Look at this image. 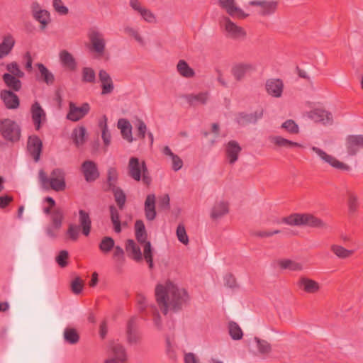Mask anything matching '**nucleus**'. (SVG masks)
Returning a JSON list of instances; mask_svg holds the SVG:
<instances>
[{
    "label": "nucleus",
    "mask_w": 363,
    "mask_h": 363,
    "mask_svg": "<svg viewBox=\"0 0 363 363\" xmlns=\"http://www.w3.org/2000/svg\"><path fill=\"white\" fill-rule=\"evenodd\" d=\"M177 236L178 240L183 244L187 245L189 243V238L186 234L184 225L179 224L177 228Z\"/></svg>",
    "instance_id": "nucleus-61"
},
{
    "label": "nucleus",
    "mask_w": 363,
    "mask_h": 363,
    "mask_svg": "<svg viewBox=\"0 0 363 363\" xmlns=\"http://www.w3.org/2000/svg\"><path fill=\"white\" fill-rule=\"evenodd\" d=\"M310 118L315 122L329 123L332 121V115L323 109H315L310 113Z\"/></svg>",
    "instance_id": "nucleus-35"
},
{
    "label": "nucleus",
    "mask_w": 363,
    "mask_h": 363,
    "mask_svg": "<svg viewBox=\"0 0 363 363\" xmlns=\"http://www.w3.org/2000/svg\"><path fill=\"white\" fill-rule=\"evenodd\" d=\"M0 133L5 140L10 142L18 141L21 138L20 126L9 118L1 121Z\"/></svg>",
    "instance_id": "nucleus-5"
},
{
    "label": "nucleus",
    "mask_w": 363,
    "mask_h": 363,
    "mask_svg": "<svg viewBox=\"0 0 363 363\" xmlns=\"http://www.w3.org/2000/svg\"><path fill=\"white\" fill-rule=\"evenodd\" d=\"M114 195L115 201L121 210L123 209L126 196L123 191L119 187H115L111 189Z\"/></svg>",
    "instance_id": "nucleus-51"
},
{
    "label": "nucleus",
    "mask_w": 363,
    "mask_h": 363,
    "mask_svg": "<svg viewBox=\"0 0 363 363\" xmlns=\"http://www.w3.org/2000/svg\"><path fill=\"white\" fill-rule=\"evenodd\" d=\"M330 250L338 257L340 259H346L351 257L354 251L347 250L343 247L341 245H332L330 246Z\"/></svg>",
    "instance_id": "nucleus-45"
},
{
    "label": "nucleus",
    "mask_w": 363,
    "mask_h": 363,
    "mask_svg": "<svg viewBox=\"0 0 363 363\" xmlns=\"http://www.w3.org/2000/svg\"><path fill=\"white\" fill-rule=\"evenodd\" d=\"M96 79L94 70L91 67H84L82 69V81L88 83H94Z\"/></svg>",
    "instance_id": "nucleus-57"
},
{
    "label": "nucleus",
    "mask_w": 363,
    "mask_h": 363,
    "mask_svg": "<svg viewBox=\"0 0 363 363\" xmlns=\"http://www.w3.org/2000/svg\"><path fill=\"white\" fill-rule=\"evenodd\" d=\"M64 338L67 343L74 345L79 342V335L74 328H67L64 330Z\"/></svg>",
    "instance_id": "nucleus-50"
},
{
    "label": "nucleus",
    "mask_w": 363,
    "mask_h": 363,
    "mask_svg": "<svg viewBox=\"0 0 363 363\" xmlns=\"http://www.w3.org/2000/svg\"><path fill=\"white\" fill-rule=\"evenodd\" d=\"M125 250L128 253L131 254L132 257L135 260L140 261L142 259L140 249L133 240L128 239L126 241Z\"/></svg>",
    "instance_id": "nucleus-41"
},
{
    "label": "nucleus",
    "mask_w": 363,
    "mask_h": 363,
    "mask_svg": "<svg viewBox=\"0 0 363 363\" xmlns=\"http://www.w3.org/2000/svg\"><path fill=\"white\" fill-rule=\"evenodd\" d=\"M114 245V240L111 237L106 236L101 239L99 248L102 253L108 254L113 249Z\"/></svg>",
    "instance_id": "nucleus-47"
},
{
    "label": "nucleus",
    "mask_w": 363,
    "mask_h": 363,
    "mask_svg": "<svg viewBox=\"0 0 363 363\" xmlns=\"http://www.w3.org/2000/svg\"><path fill=\"white\" fill-rule=\"evenodd\" d=\"M32 121L35 129L39 130L46 122V113L38 101H35L30 107Z\"/></svg>",
    "instance_id": "nucleus-12"
},
{
    "label": "nucleus",
    "mask_w": 363,
    "mask_h": 363,
    "mask_svg": "<svg viewBox=\"0 0 363 363\" xmlns=\"http://www.w3.org/2000/svg\"><path fill=\"white\" fill-rule=\"evenodd\" d=\"M298 289L307 294H315L319 291L320 286L316 281L306 277H301L297 281Z\"/></svg>",
    "instance_id": "nucleus-18"
},
{
    "label": "nucleus",
    "mask_w": 363,
    "mask_h": 363,
    "mask_svg": "<svg viewBox=\"0 0 363 363\" xmlns=\"http://www.w3.org/2000/svg\"><path fill=\"white\" fill-rule=\"evenodd\" d=\"M99 78L101 83V94L106 95L112 93L114 89V85L109 74L106 71L101 69L99 72Z\"/></svg>",
    "instance_id": "nucleus-23"
},
{
    "label": "nucleus",
    "mask_w": 363,
    "mask_h": 363,
    "mask_svg": "<svg viewBox=\"0 0 363 363\" xmlns=\"http://www.w3.org/2000/svg\"><path fill=\"white\" fill-rule=\"evenodd\" d=\"M6 69L9 72L7 74H11L18 78H22L24 77L23 72L21 70L18 65L16 62L9 63L6 65Z\"/></svg>",
    "instance_id": "nucleus-56"
},
{
    "label": "nucleus",
    "mask_w": 363,
    "mask_h": 363,
    "mask_svg": "<svg viewBox=\"0 0 363 363\" xmlns=\"http://www.w3.org/2000/svg\"><path fill=\"white\" fill-rule=\"evenodd\" d=\"M110 348L114 357L106 359L105 363L124 362L126 360L125 350L121 344L113 342L110 345Z\"/></svg>",
    "instance_id": "nucleus-20"
},
{
    "label": "nucleus",
    "mask_w": 363,
    "mask_h": 363,
    "mask_svg": "<svg viewBox=\"0 0 363 363\" xmlns=\"http://www.w3.org/2000/svg\"><path fill=\"white\" fill-rule=\"evenodd\" d=\"M143 243L145 244L143 250L144 258L148 264L150 269H152L153 267V260L151 244L149 241Z\"/></svg>",
    "instance_id": "nucleus-54"
},
{
    "label": "nucleus",
    "mask_w": 363,
    "mask_h": 363,
    "mask_svg": "<svg viewBox=\"0 0 363 363\" xmlns=\"http://www.w3.org/2000/svg\"><path fill=\"white\" fill-rule=\"evenodd\" d=\"M229 211V204L227 201H216L212 207L211 217L212 219H218L227 214Z\"/></svg>",
    "instance_id": "nucleus-27"
},
{
    "label": "nucleus",
    "mask_w": 363,
    "mask_h": 363,
    "mask_svg": "<svg viewBox=\"0 0 363 363\" xmlns=\"http://www.w3.org/2000/svg\"><path fill=\"white\" fill-rule=\"evenodd\" d=\"M60 59L62 65L70 71H74L76 69V60L68 51L65 50H62L60 52Z\"/></svg>",
    "instance_id": "nucleus-33"
},
{
    "label": "nucleus",
    "mask_w": 363,
    "mask_h": 363,
    "mask_svg": "<svg viewBox=\"0 0 363 363\" xmlns=\"http://www.w3.org/2000/svg\"><path fill=\"white\" fill-rule=\"evenodd\" d=\"M248 4L255 8V11L259 16L266 17L277 12L279 2L278 0H252Z\"/></svg>",
    "instance_id": "nucleus-6"
},
{
    "label": "nucleus",
    "mask_w": 363,
    "mask_h": 363,
    "mask_svg": "<svg viewBox=\"0 0 363 363\" xmlns=\"http://www.w3.org/2000/svg\"><path fill=\"white\" fill-rule=\"evenodd\" d=\"M255 341L257 343V349L260 353L269 354L271 352V345L266 340H261L258 337H255Z\"/></svg>",
    "instance_id": "nucleus-58"
},
{
    "label": "nucleus",
    "mask_w": 363,
    "mask_h": 363,
    "mask_svg": "<svg viewBox=\"0 0 363 363\" xmlns=\"http://www.w3.org/2000/svg\"><path fill=\"white\" fill-rule=\"evenodd\" d=\"M15 39L11 34L4 36L0 43V60L7 56L15 45Z\"/></svg>",
    "instance_id": "nucleus-28"
},
{
    "label": "nucleus",
    "mask_w": 363,
    "mask_h": 363,
    "mask_svg": "<svg viewBox=\"0 0 363 363\" xmlns=\"http://www.w3.org/2000/svg\"><path fill=\"white\" fill-rule=\"evenodd\" d=\"M63 219V211L60 208H55L51 213V225H52L53 228L59 230L62 227Z\"/></svg>",
    "instance_id": "nucleus-44"
},
{
    "label": "nucleus",
    "mask_w": 363,
    "mask_h": 363,
    "mask_svg": "<svg viewBox=\"0 0 363 363\" xmlns=\"http://www.w3.org/2000/svg\"><path fill=\"white\" fill-rule=\"evenodd\" d=\"M99 126L101 129V138L104 143L106 146H108L111 143V133L108 130L107 118L106 116H104L103 119L99 121Z\"/></svg>",
    "instance_id": "nucleus-46"
},
{
    "label": "nucleus",
    "mask_w": 363,
    "mask_h": 363,
    "mask_svg": "<svg viewBox=\"0 0 363 363\" xmlns=\"http://www.w3.org/2000/svg\"><path fill=\"white\" fill-rule=\"evenodd\" d=\"M150 311L152 315V320L154 322V324L155 327L157 328V330H162V320L161 317L159 314V312L155 306H150Z\"/></svg>",
    "instance_id": "nucleus-63"
},
{
    "label": "nucleus",
    "mask_w": 363,
    "mask_h": 363,
    "mask_svg": "<svg viewBox=\"0 0 363 363\" xmlns=\"http://www.w3.org/2000/svg\"><path fill=\"white\" fill-rule=\"evenodd\" d=\"M162 152L164 155L171 157L172 161V169L175 172L179 170L183 166L182 160L177 155L174 154L168 146L164 147Z\"/></svg>",
    "instance_id": "nucleus-42"
},
{
    "label": "nucleus",
    "mask_w": 363,
    "mask_h": 363,
    "mask_svg": "<svg viewBox=\"0 0 363 363\" xmlns=\"http://www.w3.org/2000/svg\"><path fill=\"white\" fill-rule=\"evenodd\" d=\"M109 210L111 214V220L113 225L114 231L117 233H119L121 232L119 212L114 206H111L109 207Z\"/></svg>",
    "instance_id": "nucleus-48"
},
{
    "label": "nucleus",
    "mask_w": 363,
    "mask_h": 363,
    "mask_svg": "<svg viewBox=\"0 0 363 363\" xmlns=\"http://www.w3.org/2000/svg\"><path fill=\"white\" fill-rule=\"evenodd\" d=\"M255 71V67L250 63H238L231 69V73L237 81L242 80L246 76Z\"/></svg>",
    "instance_id": "nucleus-15"
},
{
    "label": "nucleus",
    "mask_w": 363,
    "mask_h": 363,
    "mask_svg": "<svg viewBox=\"0 0 363 363\" xmlns=\"http://www.w3.org/2000/svg\"><path fill=\"white\" fill-rule=\"evenodd\" d=\"M228 331L233 340H239L242 338V330L237 323L230 321L228 323Z\"/></svg>",
    "instance_id": "nucleus-49"
},
{
    "label": "nucleus",
    "mask_w": 363,
    "mask_h": 363,
    "mask_svg": "<svg viewBox=\"0 0 363 363\" xmlns=\"http://www.w3.org/2000/svg\"><path fill=\"white\" fill-rule=\"evenodd\" d=\"M39 179L45 189H51L56 191H61L66 187L65 172L60 168L54 169L49 177L43 169H40Z\"/></svg>",
    "instance_id": "nucleus-3"
},
{
    "label": "nucleus",
    "mask_w": 363,
    "mask_h": 363,
    "mask_svg": "<svg viewBox=\"0 0 363 363\" xmlns=\"http://www.w3.org/2000/svg\"><path fill=\"white\" fill-rule=\"evenodd\" d=\"M218 4L233 18L245 19L249 16L248 13L244 12L242 9L238 6L235 0H218Z\"/></svg>",
    "instance_id": "nucleus-9"
},
{
    "label": "nucleus",
    "mask_w": 363,
    "mask_h": 363,
    "mask_svg": "<svg viewBox=\"0 0 363 363\" xmlns=\"http://www.w3.org/2000/svg\"><path fill=\"white\" fill-rule=\"evenodd\" d=\"M117 125L121 130L123 138L128 143H132L133 138L132 135V126L130 122L126 119L121 118L118 120Z\"/></svg>",
    "instance_id": "nucleus-31"
},
{
    "label": "nucleus",
    "mask_w": 363,
    "mask_h": 363,
    "mask_svg": "<svg viewBox=\"0 0 363 363\" xmlns=\"http://www.w3.org/2000/svg\"><path fill=\"white\" fill-rule=\"evenodd\" d=\"M177 70L181 76L185 78H191L195 75L194 70L184 60H180L178 62Z\"/></svg>",
    "instance_id": "nucleus-39"
},
{
    "label": "nucleus",
    "mask_w": 363,
    "mask_h": 363,
    "mask_svg": "<svg viewBox=\"0 0 363 363\" xmlns=\"http://www.w3.org/2000/svg\"><path fill=\"white\" fill-rule=\"evenodd\" d=\"M128 174L135 181L143 182L149 185L151 182V177L145 161H140L138 157H132L128 164Z\"/></svg>",
    "instance_id": "nucleus-4"
},
{
    "label": "nucleus",
    "mask_w": 363,
    "mask_h": 363,
    "mask_svg": "<svg viewBox=\"0 0 363 363\" xmlns=\"http://www.w3.org/2000/svg\"><path fill=\"white\" fill-rule=\"evenodd\" d=\"M224 28L228 38L237 40L246 36L244 28L236 25L228 17L224 18Z\"/></svg>",
    "instance_id": "nucleus-13"
},
{
    "label": "nucleus",
    "mask_w": 363,
    "mask_h": 363,
    "mask_svg": "<svg viewBox=\"0 0 363 363\" xmlns=\"http://www.w3.org/2000/svg\"><path fill=\"white\" fill-rule=\"evenodd\" d=\"M135 234L136 240L141 244L147 242V232L144 223L141 220H138L135 223Z\"/></svg>",
    "instance_id": "nucleus-38"
},
{
    "label": "nucleus",
    "mask_w": 363,
    "mask_h": 363,
    "mask_svg": "<svg viewBox=\"0 0 363 363\" xmlns=\"http://www.w3.org/2000/svg\"><path fill=\"white\" fill-rule=\"evenodd\" d=\"M278 266L281 269H289L294 272H299L303 270V264L300 262L289 259H282L277 261Z\"/></svg>",
    "instance_id": "nucleus-34"
},
{
    "label": "nucleus",
    "mask_w": 363,
    "mask_h": 363,
    "mask_svg": "<svg viewBox=\"0 0 363 363\" xmlns=\"http://www.w3.org/2000/svg\"><path fill=\"white\" fill-rule=\"evenodd\" d=\"M88 38L91 45V50L100 56L103 55L106 48L104 34L96 28H91L89 30Z\"/></svg>",
    "instance_id": "nucleus-7"
},
{
    "label": "nucleus",
    "mask_w": 363,
    "mask_h": 363,
    "mask_svg": "<svg viewBox=\"0 0 363 363\" xmlns=\"http://www.w3.org/2000/svg\"><path fill=\"white\" fill-rule=\"evenodd\" d=\"M218 4L233 18L245 19L249 16L248 13L244 12L242 9L238 6L235 0H218Z\"/></svg>",
    "instance_id": "nucleus-10"
},
{
    "label": "nucleus",
    "mask_w": 363,
    "mask_h": 363,
    "mask_svg": "<svg viewBox=\"0 0 363 363\" xmlns=\"http://www.w3.org/2000/svg\"><path fill=\"white\" fill-rule=\"evenodd\" d=\"M69 253L67 250H61L55 257V261L61 268H65L68 264Z\"/></svg>",
    "instance_id": "nucleus-60"
},
{
    "label": "nucleus",
    "mask_w": 363,
    "mask_h": 363,
    "mask_svg": "<svg viewBox=\"0 0 363 363\" xmlns=\"http://www.w3.org/2000/svg\"><path fill=\"white\" fill-rule=\"evenodd\" d=\"M266 90L268 94L273 97L279 98L281 96L284 84L279 79H269L266 82Z\"/></svg>",
    "instance_id": "nucleus-21"
},
{
    "label": "nucleus",
    "mask_w": 363,
    "mask_h": 363,
    "mask_svg": "<svg viewBox=\"0 0 363 363\" xmlns=\"http://www.w3.org/2000/svg\"><path fill=\"white\" fill-rule=\"evenodd\" d=\"M19 79L11 74H4L2 76L5 85L9 88L8 90L13 91H19L21 89L22 83Z\"/></svg>",
    "instance_id": "nucleus-32"
},
{
    "label": "nucleus",
    "mask_w": 363,
    "mask_h": 363,
    "mask_svg": "<svg viewBox=\"0 0 363 363\" xmlns=\"http://www.w3.org/2000/svg\"><path fill=\"white\" fill-rule=\"evenodd\" d=\"M270 141L278 147H302L303 145L298 143L284 138L281 136H272Z\"/></svg>",
    "instance_id": "nucleus-37"
},
{
    "label": "nucleus",
    "mask_w": 363,
    "mask_h": 363,
    "mask_svg": "<svg viewBox=\"0 0 363 363\" xmlns=\"http://www.w3.org/2000/svg\"><path fill=\"white\" fill-rule=\"evenodd\" d=\"M14 92L8 89H2L0 92V98L8 109H16L20 106L19 98Z\"/></svg>",
    "instance_id": "nucleus-16"
},
{
    "label": "nucleus",
    "mask_w": 363,
    "mask_h": 363,
    "mask_svg": "<svg viewBox=\"0 0 363 363\" xmlns=\"http://www.w3.org/2000/svg\"><path fill=\"white\" fill-rule=\"evenodd\" d=\"M80 226L75 224H69L66 235L69 240L77 241L79 238Z\"/></svg>",
    "instance_id": "nucleus-53"
},
{
    "label": "nucleus",
    "mask_w": 363,
    "mask_h": 363,
    "mask_svg": "<svg viewBox=\"0 0 363 363\" xmlns=\"http://www.w3.org/2000/svg\"><path fill=\"white\" fill-rule=\"evenodd\" d=\"M140 15L142 16V18L148 23H154L155 22V16L152 13V12L146 9L143 8L141 11H139Z\"/></svg>",
    "instance_id": "nucleus-64"
},
{
    "label": "nucleus",
    "mask_w": 363,
    "mask_h": 363,
    "mask_svg": "<svg viewBox=\"0 0 363 363\" xmlns=\"http://www.w3.org/2000/svg\"><path fill=\"white\" fill-rule=\"evenodd\" d=\"M186 99L191 106L205 104L208 99V92H201L198 94H189Z\"/></svg>",
    "instance_id": "nucleus-40"
},
{
    "label": "nucleus",
    "mask_w": 363,
    "mask_h": 363,
    "mask_svg": "<svg viewBox=\"0 0 363 363\" xmlns=\"http://www.w3.org/2000/svg\"><path fill=\"white\" fill-rule=\"evenodd\" d=\"M127 339L129 343L135 344L137 343L140 340V334L137 330L136 319L135 318H131L127 324Z\"/></svg>",
    "instance_id": "nucleus-26"
},
{
    "label": "nucleus",
    "mask_w": 363,
    "mask_h": 363,
    "mask_svg": "<svg viewBox=\"0 0 363 363\" xmlns=\"http://www.w3.org/2000/svg\"><path fill=\"white\" fill-rule=\"evenodd\" d=\"M311 150L314 152L323 162L330 164L333 168L343 171L350 170V167L349 165L339 161L335 157L328 154L323 150L318 147L313 146L311 147Z\"/></svg>",
    "instance_id": "nucleus-8"
},
{
    "label": "nucleus",
    "mask_w": 363,
    "mask_h": 363,
    "mask_svg": "<svg viewBox=\"0 0 363 363\" xmlns=\"http://www.w3.org/2000/svg\"><path fill=\"white\" fill-rule=\"evenodd\" d=\"M347 207L350 214H354L358 211L359 208V197L357 194L352 191H347Z\"/></svg>",
    "instance_id": "nucleus-36"
},
{
    "label": "nucleus",
    "mask_w": 363,
    "mask_h": 363,
    "mask_svg": "<svg viewBox=\"0 0 363 363\" xmlns=\"http://www.w3.org/2000/svg\"><path fill=\"white\" fill-rule=\"evenodd\" d=\"M118 180V172L116 168L110 167L108 169L107 182L109 189L116 187V182Z\"/></svg>",
    "instance_id": "nucleus-55"
},
{
    "label": "nucleus",
    "mask_w": 363,
    "mask_h": 363,
    "mask_svg": "<svg viewBox=\"0 0 363 363\" xmlns=\"http://www.w3.org/2000/svg\"><path fill=\"white\" fill-rule=\"evenodd\" d=\"M281 128L291 134H297L299 131L298 125L291 119L287 120L283 123Z\"/></svg>",
    "instance_id": "nucleus-59"
},
{
    "label": "nucleus",
    "mask_w": 363,
    "mask_h": 363,
    "mask_svg": "<svg viewBox=\"0 0 363 363\" xmlns=\"http://www.w3.org/2000/svg\"><path fill=\"white\" fill-rule=\"evenodd\" d=\"M280 223L292 226L305 225L321 229L327 228L326 223L323 220L311 213H293L282 218Z\"/></svg>",
    "instance_id": "nucleus-2"
},
{
    "label": "nucleus",
    "mask_w": 363,
    "mask_h": 363,
    "mask_svg": "<svg viewBox=\"0 0 363 363\" xmlns=\"http://www.w3.org/2000/svg\"><path fill=\"white\" fill-rule=\"evenodd\" d=\"M346 148L349 155L354 156L363 148V135H350L346 139Z\"/></svg>",
    "instance_id": "nucleus-17"
},
{
    "label": "nucleus",
    "mask_w": 363,
    "mask_h": 363,
    "mask_svg": "<svg viewBox=\"0 0 363 363\" xmlns=\"http://www.w3.org/2000/svg\"><path fill=\"white\" fill-rule=\"evenodd\" d=\"M33 17L40 23L42 29H44L50 21V13L46 10L38 11V13L33 15Z\"/></svg>",
    "instance_id": "nucleus-52"
},
{
    "label": "nucleus",
    "mask_w": 363,
    "mask_h": 363,
    "mask_svg": "<svg viewBox=\"0 0 363 363\" xmlns=\"http://www.w3.org/2000/svg\"><path fill=\"white\" fill-rule=\"evenodd\" d=\"M42 149L43 143L38 136L31 135L28 137L27 150L35 162L40 160Z\"/></svg>",
    "instance_id": "nucleus-14"
},
{
    "label": "nucleus",
    "mask_w": 363,
    "mask_h": 363,
    "mask_svg": "<svg viewBox=\"0 0 363 363\" xmlns=\"http://www.w3.org/2000/svg\"><path fill=\"white\" fill-rule=\"evenodd\" d=\"M241 150V147L235 140H230L226 144V157L230 164H233L238 160V156Z\"/></svg>",
    "instance_id": "nucleus-22"
},
{
    "label": "nucleus",
    "mask_w": 363,
    "mask_h": 363,
    "mask_svg": "<svg viewBox=\"0 0 363 363\" xmlns=\"http://www.w3.org/2000/svg\"><path fill=\"white\" fill-rule=\"evenodd\" d=\"M264 110L262 108L257 110L253 113H240L237 118L238 123L241 125L249 123H255L258 119L262 118Z\"/></svg>",
    "instance_id": "nucleus-24"
},
{
    "label": "nucleus",
    "mask_w": 363,
    "mask_h": 363,
    "mask_svg": "<svg viewBox=\"0 0 363 363\" xmlns=\"http://www.w3.org/2000/svg\"><path fill=\"white\" fill-rule=\"evenodd\" d=\"M86 133V128L84 126H79L73 130L72 138L77 147L84 144L85 142Z\"/></svg>",
    "instance_id": "nucleus-43"
},
{
    "label": "nucleus",
    "mask_w": 363,
    "mask_h": 363,
    "mask_svg": "<svg viewBox=\"0 0 363 363\" xmlns=\"http://www.w3.org/2000/svg\"><path fill=\"white\" fill-rule=\"evenodd\" d=\"M90 111V106L88 103H84L78 107L76 104L70 101L69 103V111L67 114V119L77 122L83 118Z\"/></svg>",
    "instance_id": "nucleus-11"
},
{
    "label": "nucleus",
    "mask_w": 363,
    "mask_h": 363,
    "mask_svg": "<svg viewBox=\"0 0 363 363\" xmlns=\"http://www.w3.org/2000/svg\"><path fill=\"white\" fill-rule=\"evenodd\" d=\"M35 66L38 67L39 72V75L37 78L47 85L53 84L55 82L54 74L42 63H37Z\"/></svg>",
    "instance_id": "nucleus-29"
},
{
    "label": "nucleus",
    "mask_w": 363,
    "mask_h": 363,
    "mask_svg": "<svg viewBox=\"0 0 363 363\" xmlns=\"http://www.w3.org/2000/svg\"><path fill=\"white\" fill-rule=\"evenodd\" d=\"M79 222L80 228H82V229L83 235L88 236L91 229V220L89 213L84 210L80 209L79 211Z\"/></svg>",
    "instance_id": "nucleus-30"
},
{
    "label": "nucleus",
    "mask_w": 363,
    "mask_h": 363,
    "mask_svg": "<svg viewBox=\"0 0 363 363\" xmlns=\"http://www.w3.org/2000/svg\"><path fill=\"white\" fill-rule=\"evenodd\" d=\"M157 303L162 313L166 315L169 310L179 311L187 298V293L183 289H179L172 282L157 284L155 288Z\"/></svg>",
    "instance_id": "nucleus-1"
},
{
    "label": "nucleus",
    "mask_w": 363,
    "mask_h": 363,
    "mask_svg": "<svg viewBox=\"0 0 363 363\" xmlns=\"http://www.w3.org/2000/svg\"><path fill=\"white\" fill-rule=\"evenodd\" d=\"M83 281L79 277H76L71 283V289L74 294H79L83 289Z\"/></svg>",
    "instance_id": "nucleus-62"
},
{
    "label": "nucleus",
    "mask_w": 363,
    "mask_h": 363,
    "mask_svg": "<svg viewBox=\"0 0 363 363\" xmlns=\"http://www.w3.org/2000/svg\"><path fill=\"white\" fill-rule=\"evenodd\" d=\"M82 171L86 182L95 181L99 177L96 164L94 162L86 160L82 164Z\"/></svg>",
    "instance_id": "nucleus-19"
},
{
    "label": "nucleus",
    "mask_w": 363,
    "mask_h": 363,
    "mask_svg": "<svg viewBox=\"0 0 363 363\" xmlns=\"http://www.w3.org/2000/svg\"><path fill=\"white\" fill-rule=\"evenodd\" d=\"M145 216L147 220H153L157 216L155 209V194H148L145 201Z\"/></svg>",
    "instance_id": "nucleus-25"
}]
</instances>
